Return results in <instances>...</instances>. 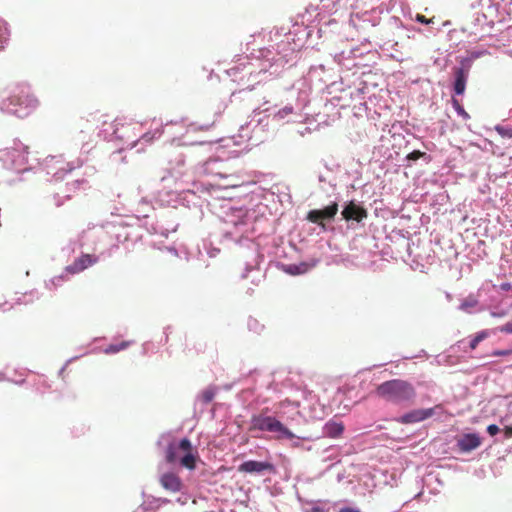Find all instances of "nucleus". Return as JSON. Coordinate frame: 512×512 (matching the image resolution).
<instances>
[{"label": "nucleus", "mask_w": 512, "mask_h": 512, "mask_svg": "<svg viewBox=\"0 0 512 512\" xmlns=\"http://www.w3.org/2000/svg\"><path fill=\"white\" fill-rule=\"evenodd\" d=\"M98 262V257L91 254H82L67 266L66 270L71 274H77Z\"/></svg>", "instance_id": "nucleus-8"}, {"label": "nucleus", "mask_w": 512, "mask_h": 512, "mask_svg": "<svg viewBox=\"0 0 512 512\" xmlns=\"http://www.w3.org/2000/svg\"><path fill=\"white\" fill-rule=\"evenodd\" d=\"M416 21L417 22H420L422 24H430V23H433V18L431 19H427L424 15L422 14H417L416 15Z\"/></svg>", "instance_id": "nucleus-21"}, {"label": "nucleus", "mask_w": 512, "mask_h": 512, "mask_svg": "<svg viewBox=\"0 0 512 512\" xmlns=\"http://www.w3.org/2000/svg\"><path fill=\"white\" fill-rule=\"evenodd\" d=\"M161 485L171 492H178L181 490L182 482L180 478L174 473H165L160 478Z\"/></svg>", "instance_id": "nucleus-12"}, {"label": "nucleus", "mask_w": 512, "mask_h": 512, "mask_svg": "<svg viewBox=\"0 0 512 512\" xmlns=\"http://www.w3.org/2000/svg\"><path fill=\"white\" fill-rule=\"evenodd\" d=\"M344 428L343 422L331 419L325 424L323 431L329 438H338L344 432Z\"/></svg>", "instance_id": "nucleus-13"}, {"label": "nucleus", "mask_w": 512, "mask_h": 512, "mask_svg": "<svg viewBox=\"0 0 512 512\" xmlns=\"http://www.w3.org/2000/svg\"><path fill=\"white\" fill-rule=\"evenodd\" d=\"M454 75V91L457 95H461L464 93L466 88L467 73L464 71L463 68H456Z\"/></svg>", "instance_id": "nucleus-14"}, {"label": "nucleus", "mask_w": 512, "mask_h": 512, "mask_svg": "<svg viewBox=\"0 0 512 512\" xmlns=\"http://www.w3.org/2000/svg\"><path fill=\"white\" fill-rule=\"evenodd\" d=\"M286 404H290V401H283L280 403V406L284 407Z\"/></svg>", "instance_id": "nucleus-29"}, {"label": "nucleus", "mask_w": 512, "mask_h": 512, "mask_svg": "<svg viewBox=\"0 0 512 512\" xmlns=\"http://www.w3.org/2000/svg\"><path fill=\"white\" fill-rule=\"evenodd\" d=\"M375 393L379 398L394 404L411 402L416 396L414 386L402 379H392L379 384Z\"/></svg>", "instance_id": "nucleus-1"}, {"label": "nucleus", "mask_w": 512, "mask_h": 512, "mask_svg": "<svg viewBox=\"0 0 512 512\" xmlns=\"http://www.w3.org/2000/svg\"><path fill=\"white\" fill-rule=\"evenodd\" d=\"M423 156H425L424 152H421L419 150H414L411 153H409L406 158H407V160L416 161V160L422 158Z\"/></svg>", "instance_id": "nucleus-20"}, {"label": "nucleus", "mask_w": 512, "mask_h": 512, "mask_svg": "<svg viewBox=\"0 0 512 512\" xmlns=\"http://www.w3.org/2000/svg\"><path fill=\"white\" fill-rule=\"evenodd\" d=\"M197 458L198 452L187 438H183L180 441H171L165 451V459L168 463H179L182 467L189 470L196 468Z\"/></svg>", "instance_id": "nucleus-2"}, {"label": "nucleus", "mask_w": 512, "mask_h": 512, "mask_svg": "<svg viewBox=\"0 0 512 512\" xmlns=\"http://www.w3.org/2000/svg\"><path fill=\"white\" fill-rule=\"evenodd\" d=\"M339 512H360L358 509L352 507H344L339 510Z\"/></svg>", "instance_id": "nucleus-26"}, {"label": "nucleus", "mask_w": 512, "mask_h": 512, "mask_svg": "<svg viewBox=\"0 0 512 512\" xmlns=\"http://www.w3.org/2000/svg\"><path fill=\"white\" fill-rule=\"evenodd\" d=\"M500 332L512 334V323H506L498 328Z\"/></svg>", "instance_id": "nucleus-23"}, {"label": "nucleus", "mask_w": 512, "mask_h": 512, "mask_svg": "<svg viewBox=\"0 0 512 512\" xmlns=\"http://www.w3.org/2000/svg\"><path fill=\"white\" fill-rule=\"evenodd\" d=\"M306 512H325V510L320 507H313V508L307 510Z\"/></svg>", "instance_id": "nucleus-27"}, {"label": "nucleus", "mask_w": 512, "mask_h": 512, "mask_svg": "<svg viewBox=\"0 0 512 512\" xmlns=\"http://www.w3.org/2000/svg\"><path fill=\"white\" fill-rule=\"evenodd\" d=\"M511 288V285L509 283H505L502 285L503 290H509Z\"/></svg>", "instance_id": "nucleus-28"}, {"label": "nucleus", "mask_w": 512, "mask_h": 512, "mask_svg": "<svg viewBox=\"0 0 512 512\" xmlns=\"http://www.w3.org/2000/svg\"><path fill=\"white\" fill-rule=\"evenodd\" d=\"M482 443L480 436L476 433H467L457 440V446L462 452H470L477 449Z\"/></svg>", "instance_id": "nucleus-10"}, {"label": "nucleus", "mask_w": 512, "mask_h": 512, "mask_svg": "<svg viewBox=\"0 0 512 512\" xmlns=\"http://www.w3.org/2000/svg\"><path fill=\"white\" fill-rule=\"evenodd\" d=\"M504 434L507 438L512 437V426H506L504 428Z\"/></svg>", "instance_id": "nucleus-25"}, {"label": "nucleus", "mask_w": 512, "mask_h": 512, "mask_svg": "<svg viewBox=\"0 0 512 512\" xmlns=\"http://www.w3.org/2000/svg\"><path fill=\"white\" fill-rule=\"evenodd\" d=\"M338 212V203L333 202L328 205L324 209L321 210H311L307 214V220L310 222L317 224L319 226L324 227L323 220H331L335 217Z\"/></svg>", "instance_id": "nucleus-7"}, {"label": "nucleus", "mask_w": 512, "mask_h": 512, "mask_svg": "<svg viewBox=\"0 0 512 512\" xmlns=\"http://www.w3.org/2000/svg\"><path fill=\"white\" fill-rule=\"evenodd\" d=\"M487 337H488V333H487L486 331H481V332H479V333H478V334H477V335H476V336H475V337L470 341V344H469L470 348H471L472 350H474V349L478 346V344H479L482 340H484L485 338H487Z\"/></svg>", "instance_id": "nucleus-19"}, {"label": "nucleus", "mask_w": 512, "mask_h": 512, "mask_svg": "<svg viewBox=\"0 0 512 512\" xmlns=\"http://www.w3.org/2000/svg\"><path fill=\"white\" fill-rule=\"evenodd\" d=\"M311 266L307 263H300V264H290L285 267V272H287L290 275H300L304 274L309 271Z\"/></svg>", "instance_id": "nucleus-15"}, {"label": "nucleus", "mask_w": 512, "mask_h": 512, "mask_svg": "<svg viewBox=\"0 0 512 512\" xmlns=\"http://www.w3.org/2000/svg\"><path fill=\"white\" fill-rule=\"evenodd\" d=\"M273 470H274V466L271 463L254 461V460L245 461L238 467L239 472L250 473V474H252V473L260 474V473H263L264 471L271 472Z\"/></svg>", "instance_id": "nucleus-9"}, {"label": "nucleus", "mask_w": 512, "mask_h": 512, "mask_svg": "<svg viewBox=\"0 0 512 512\" xmlns=\"http://www.w3.org/2000/svg\"><path fill=\"white\" fill-rule=\"evenodd\" d=\"M216 395V388L209 387L205 389L201 394V399L204 403H210Z\"/></svg>", "instance_id": "nucleus-18"}, {"label": "nucleus", "mask_w": 512, "mask_h": 512, "mask_svg": "<svg viewBox=\"0 0 512 512\" xmlns=\"http://www.w3.org/2000/svg\"><path fill=\"white\" fill-rule=\"evenodd\" d=\"M342 216L345 220H355L357 222L367 218V210L361 206L356 205L353 201L349 202L342 211Z\"/></svg>", "instance_id": "nucleus-11"}, {"label": "nucleus", "mask_w": 512, "mask_h": 512, "mask_svg": "<svg viewBox=\"0 0 512 512\" xmlns=\"http://www.w3.org/2000/svg\"><path fill=\"white\" fill-rule=\"evenodd\" d=\"M452 105H453V108L458 113V115L461 116L464 120L470 119V115L465 111V109L463 108V106L460 104V102L457 99L452 98Z\"/></svg>", "instance_id": "nucleus-17"}, {"label": "nucleus", "mask_w": 512, "mask_h": 512, "mask_svg": "<svg viewBox=\"0 0 512 512\" xmlns=\"http://www.w3.org/2000/svg\"><path fill=\"white\" fill-rule=\"evenodd\" d=\"M29 147L21 142L0 150V162L5 168H22L27 163Z\"/></svg>", "instance_id": "nucleus-5"}, {"label": "nucleus", "mask_w": 512, "mask_h": 512, "mask_svg": "<svg viewBox=\"0 0 512 512\" xmlns=\"http://www.w3.org/2000/svg\"><path fill=\"white\" fill-rule=\"evenodd\" d=\"M512 354V350H496L492 353L493 356H507Z\"/></svg>", "instance_id": "nucleus-24"}, {"label": "nucleus", "mask_w": 512, "mask_h": 512, "mask_svg": "<svg viewBox=\"0 0 512 512\" xmlns=\"http://www.w3.org/2000/svg\"><path fill=\"white\" fill-rule=\"evenodd\" d=\"M249 431L271 432L275 434L276 440L295 438V434L280 420L267 415L264 411L251 417Z\"/></svg>", "instance_id": "nucleus-3"}, {"label": "nucleus", "mask_w": 512, "mask_h": 512, "mask_svg": "<svg viewBox=\"0 0 512 512\" xmlns=\"http://www.w3.org/2000/svg\"><path fill=\"white\" fill-rule=\"evenodd\" d=\"M442 405L438 404L431 408L426 409H415L402 415L397 421L401 424H412L424 421L432 417L437 410H441Z\"/></svg>", "instance_id": "nucleus-6"}, {"label": "nucleus", "mask_w": 512, "mask_h": 512, "mask_svg": "<svg viewBox=\"0 0 512 512\" xmlns=\"http://www.w3.org/2000/svg\"><path fill=\"white\" fill-rule=\"evenodd\" d=\"M499 431V427L495 424H491L487 427V432L490 436H495Z\"/></svg>", "instance_id": "nucleus-22"}, {"label": "nucleus", "mask_w": 512, "mask_h": 512, "mask_svg": "<svg viewBox=\"0 0 512 512\" xmlns=\"http://www.w3.org/2000/svg\"><path fill=\"white\" fill-rule=\"evenodd\" d=\"M38 106V100L28 90L22 89L19 94L11 95L2 102L1 109L7 113L23 118Z\"/></svg>", "instance_id": "nucleus-4"}, {"label": "nucleus", "mask_w": 512, "mask_h": 512, "mask_svg": "<svg viewBox=\"0 0 512 512\" xmlns=\"http://www.w3.org/2000/svg\"><path fill=\"white\" fill-rule=\"evenodd\" d=\"M143 139L150 140V138H148V135H147V134L143 135Z\"/></svg>", "instance_id": "nucleus-30"}, {"label": "nucleus", "mask_w": 512, "mask_h": 512, "mask_svg": "<svg viewBox=\"0 0 512 512\" xmlns=\"http://www.w3.org/2000/svg\"><path fill=\"white\" fill-rule=\"evenodd\" d=\"M130 342L128 341H122L118 344H110L109 346H107L105 348V353L106 354H113V353H118L124 349H126L128 346H129Z\"/></svg>", "instance_id": "nucleus-16"}]
</instances>
